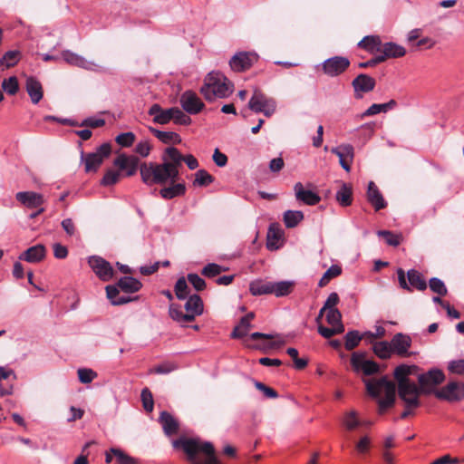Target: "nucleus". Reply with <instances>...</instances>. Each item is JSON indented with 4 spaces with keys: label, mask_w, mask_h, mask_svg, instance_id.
Masks as SVG:
<instances>
[{
    "label": "nucleus",
    "mask_w": 464,
    "mask_h": 464,
    "mask_svg": "<svg viewBox=\"0 0 464 464\" xmlns=\"http://www.w3.org/2000/svg\"><path fill=\"white\" fill-rule=\"evenodd\" d=\"M173 447L182 450L191 464H221L210 442L181 437L173 441Z\"/></svg>",
    "instance_id": "f257e3e1"
},
{
    "label": "nucleus",
    "mask_w": 464,
    "mask_h": 464,
    "mask_svg": "<svg viewBox=\"0 0 464 464\" xmlns=\"http://www.w3.org/2000/svg\"><path fill=\"white\" fill-rule=\"evenodd\" d=\"M365 385L369 395L378 399L380 414H383L388 408L394 405L396 386L387 376H382L378 380H367Z\"/></svg>",
    "instance_id": "f03ea898"
},
{
    "label": "nucleus",
    "mask_w": 464,
    "mask_h": 464,
    "mask_svg": "<svg viewBox=\"0 0 464 464\" xmlns=\"http://www.w3.org/2000/svg\"><path fill=\"white\" fill-rule=\"evenodd\" d=\"M233 83L221 72H211L205 78L200 92L207 101L227 98L233 92Z\"/></svg>",
    "instance_id": "7ed1b4c3"
},
{
    "label": "nucleus",
    "mask_w": 464,
    "mask_h": 464,
    "mask_svg": "<svg viewBox=\"0 0 464 464\" xmlns=\"http://www.w3.org/2000/svg\"><path fill=\"white\" fill-rule=\"evenodd\" d=\"M186 313H183L181 306L171 304L169 309V316L178 323H189L195 320L196 316L202 314L204 310L203 301L198 295H189L185 304Z\"/></svg>",
    "instance_id": "20e7f679"
},
{
    "label": "nucleus",
    "mask_w": 464,
    "mask_h": 464,
    "mask_svg": "<svg viewBox=\"0 0 464 464\" xmlns=\"http://www.w3.org/2000/svg\"><path fill=\"white\" fill-rule=\"evenodd\" d=\"M183 161V155L175 147H168L162 155L160 169L163 170L168 181L174 184L179 179V167Z\"/></svg>",
    "instance_id": "39448f33"
},
{
    "label": "nucleus",
    "mask_w": 464,
    "mask_h": 464,
    "mask_svg": "<svg viewBox=\"0 0 464 464\" xmlns=\"http://www.w3.org/2000/svg\"><path fill=\"white\" fill-rule=\"evenodd\" d=\"M276 102L260 90L256 89L248 102V109L270 118L276 111Z\"/></svg>",
    "instance_id": "423d86ee"
},
{
    "label": "nucleus",
    "mask_w": 464,
    "mask_h": 464,
    "mask_svg": "<svg viewBox=\"0 0 464 464\" xmlns=\"http://www.w3.org/2000/svg\"><path fill=\"white\" fill-rule=\"evenodd\" d=\"M445 375L441 370L431 369L425 373L420 374L418 377L419 386L423 394H434L438 392L437 386L442 383Z\"/></svg>",
    "instance_id": "0eeeda50"
},
{
    "label": "nucleus",
    "mask_w": 464,
    "mask_h": 464,
    "mask_svg": "<svg viewBox=\"0 0 464 464\" xmlns=\"http://www.w3.org/2000/svg\"><path fill=\"white\" fill-rule=\"evenodd\" d=\"M160 163L143 162L140 165L141 180L147 185L166 184L168 181Z\"/></svg>",
    "instance_id": "6e6552de"
},
{
    "label": "nucleus",
    "mask_w": 464,
    "mask_h": 464,
    "mask_svg": "<svg viewBox=\"0 0 464 464\" xmlns=\"http://www.w3.org/2000/svg\"><path fill=\"white\" fill-rule=\"evenodd\" d=\"M111 147L109 143L102 144L95 152L86 155L82 153V160L84 162V169L86 172H96L104 159L110 156Z\"/></svg>",
    "instance_id": "1a4fd4ad"
},
{
    "label": "nucleus",
    "mask_w": 464,
    "mask_h": 464,
    "mask_svg": "<svg viewBox=\"0 0 464 464\" xmlns=\"http://www.w3.org/2000/svg\"><path fill=\"white\" fill-rule=\"evenodd\" d=\"M398 394L407 409H416L420 406V396L423 392L420 391V386H417L414 382L400 383Z\"/></svg>",
    "instance_id": "9d476101"
},
{
    "label": "nucleus",
    "mask_w": 464,
    "mask_h": 464,
    "mask_svg": "<svg viewBox=\"0 0 464 464\" xmlns=\"http://www.w3.org/2000/svg\"><path fill=\"white\" fill-rule=\"evenodd\" d=\"M435 397L449 402H456L464 399V382H450L435 392Z\"/></svg>",
    "instance_id": "9b49d317"
},
{
    "label": "nucleus",
    "mask_w": 464,
    "mask_h": 464,
    "mask_svg": "<svg viewBox=\"0 0 464 464\" xmlns=\"http://www.w3.org/2000/svg\"><path fill=\"white\" fill-rule=\"evenodd\" d=\"M365 353L354 352L351 356V365L355 372L362 371L364 375L370 376L379 372L380 366L377 362L366 360Z\"/></svg>",
    "instance_id": "f8f14e48"
},
{
    "label": "nucleus",
    "mask_w": 464,
    "mask_h": 464,
    "mask_svg": "<svg viewBox=\"0 0 464 464\" xmlns=\"http://www.w3.org/2000/svg\"><path fill=\"white\" fill-rule=\"evenodd\" d=\"M350 66V61L343 56H334L326 59L322 63V70L324 74L330 77H336L343 73Z\"/></svg>",
    "instance_id": "ddd939ff"
},
{
    "label": "nucleus",
    "mask_w": 464,
    "mask_h": 464,
    "mask_svg": "<svg viewBox=\"0 0 464 464\" xmlns=\"http://www.w3.org/2000/svg\"><path fill=\"white\" fill-rule=\"evenodd\" d=\"M258 60V56L251 52H239L229 61L231 69L235 72H244L251 68Z\"/></svg>",
    "instance_id": "4468645a"
},
{
    "label": "nucleus",
    "mask_w": 464,
    "mask_h": 464,
    "mask_svg": "<svg viewBox=\"0 0 464 464\" xmlns=\"http://www.w3.org/2000/svg\"><path fill=\"white\" fill-rule=\"evenodd\" d=\"M179 102L183 111L192 115L199 113L205 107L204 102L192 91L184 92L180 96Z\"/></svg>",
    "instance_id": "2eb2a0df"
},
{
    "label": "nucleus",
    "mask_w": 464,
    "mask_h": 464,
    "mask_svg": "<svg viewBox=\"0 0 464 464\" xmlns=\"http://www.w3.org/2000/svg\"><path fill=\"white\" fill-rule=\"evenodd\" d=\"M113 165L121 171H124L126 177L134 176L140 166V159L134 155L120 154L114 160Z\"/></svg>",
    "instance_id": "dca6fc26"
},
{
    "label": "nucleus",
    "mask_w": 464,
    "mask_h": 464,
    "mask_svg": "<svg viewBox=\"0 0 464 464\" xmlns=\"http://www.w3.org/2000/svg\"><path fill=\"white\" fill-rule=\"evenodd\" d=\"M88 263L101 280L106 282L113 277L114 271L112 266L102 257L97 256H91Z\"/></svg>",
    "instance_id": "f3484780"
},
{
    "label": "nucleus",
    "mask_w": 464,
    "mask_h": 464,
    "mask_svg": "<svg viewBox=\"0 0 464 464\" xmlns=\"http://www.w3.org/2000/svg\"><path fill=\"white\" fill-rule=\"evenodd\" d=\"M331 152L339 158L342 168L349 172L354 157V149L350 144H341L331 149Z\"/></svg>",
    "instance_id": "a211bd4d"
},
{
    "label": "nucleus",
    "mask_w": 464,
    "mask_h": 464,
    "mask_svg": "<svg viewBox=\"0 0 464 464\" xmlns=\"http://www.w3.org/2000/svg\"><path fill=\"white\" fill-rule=\"evenodd\" d=\"M62 57L68 64L88 71H98V68L100 67L96 63L87 61L84 57L69 50L63 51Z\"/></svg>",
    "instance_id": "6ab92c4d"
},
{
    "label": "nucleus",
    "mask_w": 464,
    "mask_h": 464,
    "mask_svg": "<svg viewBox=\"0 0 464 464\" xmlns=\"http://www.w3.org/2000/svg\"><path fill=\"white\" fill-rule=\"evenodd\" d=\"M375 84L376 82L374 78L365 73L359 74L352 82V85L353 87L356 98L362 97V95L359 94V92H372L374 89Z\"/></svg>",
    "instance_id": "aec40b11"
},
{
    "label": "nucleus",
    "mask_w": 464,
    "mask_h": 464,
    "mask_svg": "<svg viewBox=\"0 0 464 464\" xmlns=\"http://www.w3.org/2000/svg\"><path fill=\"white\" fill-rule=\"evenodd\" d=\"M391 345L393 353L399 356L405 357L409 355L408 350L411 345V339L409 335L398 333L392 337Z\"/></svg>",
    "instance_id": "412c9836"
},
{
    "label": "nucleus",
    "mask_w": 464,
    "mask_h": 464,
    "mask_svg": "<svg viewBox=\"0 0 464 464\" xmlns=\"http://www.w3.org/2000/svg\"><path fill=\"white\" fill-rule=\"evenodd\" d=\"M172 107L163 109L160 104L154 103L148 111V114L153 117V122L160 125L168 124L172 121Z\"/></svg>",
    "instance_id": "4be33fe9"
},
{
    "label": "nucleus",
    "mask_w": 464,
    "mask_h": 464,
    "mask_svg": "<svg viewBox=\"0 0 464 464\" xmlns=\"http://www.w3.org/2000/svg\"><path fill=\"white\" fill-rule=\"evenodd\" d=\"M15 198L22 205L29 208H38L44 203L43 196L34 191L17 192Z\"/></svg>",
    "instance_id": "5701e85b"
},
{
    "label": "nucleus",
    "mask_w": 464,
    "mask_h": 464,
    "mask_svg": "<svg viewBox=\"0 0 464 464\" xmlns=\"http://www.w3.org/2000/svg\"><path fill=\"white\" fill-rule=\"evenodd\" d=\"M295 198L297 200L304 202L309 206H314L320 202L321 198L316 193L304 189L301 182H297L295 187Z\"/></svg>",
    "instance_id": "b1692460"
},
{
    "label": "nucleus",
    "mask_w": 464,
    "mask_h": 464,
    "mask_svg": "<svg viewBox=\"0 0 464 464\" xmlns=\"http://www.w3.org/2000/svg\"><path fill=\"white\" fill-rule=\"evenodd\" d=\"M406 54V50L403 46L399 45L392 42L382 43L381 53L379 57L382 58V63L391 58H400Z\"/></svg>",
    "instance_id": "393cba45"
},
{
    "label": "nucleus",
    "mask_w": 464,
    "mask_h": 464,
    "mask_svg": "<svg viewBox=\"0 0 464 464\" xmlns=\"http://www.w3.org/2000/svg\"><path fill=\"white\" fill-rule=\"evenodd\" d=\"M367 199L376 211L385 208L387 206L386 201L373 181H370L368 184Z\"/></svg>",
    "instance_id": "a878e982"
},
{
    "label": "nucleus",
    "mask_w": 464,
    "mask_h": 464,
    "mask_svg": "<svg viewBox=\"0 0 464 464\" xmlns=\"http://www.w3.org/2000/svg\"><path fill=\"white\" fill-rule=\"evenodd\" d=\"M25 90L34 104H37L44 96V90L41 82L34 77H27Z\"/></svg>",
    "instance_id": "bb28decb"
},
{
    "label": "nucleus",
    "mask_w": 464,
    "mask_h": 464,
    "mask_svg": "<svg viewBox=\"0 0 464 464\" xmlns=\"http://www.w3.org/2000/svg\"><path fill=\"white\" fill-rule=\"evenodd\" d=\"M45 253L46 250L44 246L42 244H38L26 249L19 256V259L27 261L29 263H37L44 258Z\"/></svg>",
    "instance_id": "cd10ccee"
},
{
    "label": "nucleus",
    "mask_w": 464,
    "mask_h": 464,
    "mask_svg": "<svg viewBox=\"0 0 464 464\" xmlns=\"http://www.w3.org/2000/svg\"><path fill=\"white\" fill-rule=\"evenodd\" d=\"M382 40L378 35H367L363 37L358 44V46L370 53H379L382 50Z\"/></svg>",
    "instance_id": "c85d7f7f"
},
{
    "label": "nucleus",
    "mask_w": 464,
    "mask_h": 464,
    "mask_svg": "<svg viewBox=\"0 0 464 464\" xmlns=\"http://www.w3.org/2000/svg\"><path fill=\"white\" fill-rule=\"evenodd\" d=\"M149 130L157 139L165 144H179L181 142L180 136L173 131H162L153 127H149Z\"/></svg>",
    "instance_id": "c756f323"
},
{
    "label": "nucleus",
    "mask_w": 464,
    "mask_h": 464,
    "mask_svg": "<svg viewBox=\"0 0 464 464\" xmlns=\"http://www.w3.org/2000/svg\"><path fill=\"white\" fill-rule=\"evenodd\" d=\"M160 421L162 424L164 432L172 435L178 432L179 424L173 416L168 411H162L160 415Z\"/></svg>",
    "instance_id": "7c9ffc66"
},
{
    "label": "nucleus",
    "mask_w": 464,
    "mask_h": 464,
    "mask_svg": "<svg viewBox=\"0 0 464 464\" xmlns=\"http://www.w3.org/2000/svg\"><path fill=\"white\" fill-rule=\"evenodd\" d=\"M117 285L123 292L129 294L136 293L142 287V284L138 279L131 276L121 277L117 282Z\"/></svg>",
    "instance_id": "2f4dec72"
},
{
    "label": "nucleus",
    "mask_w": 464,
    "mask_h": 464,
    "mask_svg": "<svg viewBox=\"0 0 464 464\" xmlns=\"http://www.w3.org/2000/svg\"><path fill=\"white\" fill-rule=\"evenodd\" d=\"M249 291L253 295L272 294L273 285L270 281L255 280L249 285Z\"/></svg>",
    "instance_id": "473e14b6"
},
{
    "label": "nucleus",
    "mask_w": 464,
    "mask_h": 464,
    "mask_svg": "<svg viewBox=\"0 0 464 464\" xmlns=\"http://www.w3.org/2000/svg\"><path fill=\"white\" fill-rule=\"evenodd\" d=\"M335 198L337 202L343 207H348L353 202V188L352 186L342 183L339 190L336 192Z\"/></svg>",
    "instance_id": "72a5a7b5"
},
{
    "label": "nucleus",
    "mask_w": 464,
    "mask_h": 464,
    "mask_svg": "<svg viewBox=\"0 0 464 464\" xmlns=\"http://www.w3.org/2000/svg\"><path fill=\"white\" fill-rule=\"evenodd\" d=\"M407 278L411 286L419 291H424L427 288V283L420 272L411 269L407 272Z\"/></svg>",
    "instance_id": "f704fd0d"
},
{
    "label": "nucleus",
    "mask_w": 464,
    "mask_h": 464,
    "mask_svg": "<svg viewBox=\"0 0 464 464\" xmlns=\"http://www.w3.org/2000/svg\"><path fill=\"white\" fill-rule=\"evenodd\" d=\"M272 294L277 297L288 295L293 292L295 287V283L292 281L272 282Z\"/></svg>",
    "instance_id": "c9c22d12"
},
{
    "label": "nucleus",
    "mask_w": 464,
    "mask_h": 464,
    "mask_svg": "<svg viewBox=\"0 0 464 464\" xmlns=\"http://www.w3.org/2000/svg\"><path fill=\"white\" fill-rule=\"evenodd\" d=\"M416 366H408L406 364H401L397 366L394 370V378L398 382V387H400V383L401 382H411V381L408 378L409 375L412 374L413 370H415Z\"/></svg>",
    "instance_id": "e433bc0d"
},
{
    "label": "nucleus",
    "mask_w": 464,
    "mask_h": 464,
    "mask_svg": "<svg viewBox=\"0 0 464 464\" xmlns=\"http://www.w3.org/2000/svg\"><path fill=\"white\" fill-rule=\"evenodd\" d=\"M186 187L184 184L178 183L174 184L168 188H163L160 189V196L165 199H171L177 196H181L185 194Z\"/></svg>",
    "instance_id": "4c0bfd02"
},
{
    "label": "nucleus",
    "mask_w": 464,
    "mask_h": 464,
    "mask_svg": "<svg viewBox=\"0 0 464 464\" xmlns=\"http://www.w3.org/2000/svg\"><path fill=\"white\" fill-rule=\"evenodd\" d=\"M304 219V214L299 210H287L284 213V222L287 228L295 227Z\"/></svg>",
    "instance_id": "58836bf2"
},
{
    "label": "nucleus",
    "mask_w": 464,
    "mask_h": 464,
    "mask_svg": "<svg viewBox=\"0 0 464 464\" xmlns=\"http://www.w3.org/2000/svg\"><path fill=\"white\" fill-rule=\"evenodd\" d=\"M111 452L116 459V464H140L139 459L133 458L118 448H111Z\"/></svg>",
    "instance_id": "ea45409f"
},
{
    "label": "nucleus",
    "mask_w": 464,
    "mask_h": 464,
    "mask_svg": "<svg viewBox=\"0 0 464 464\" xmlns=\"http://www.w3.org/2000/svg\"><path fill=\"white\" fill-rule=\"evenodd\" d=\"M364 335H362L358 331H349L344 336V346L348 351H352L356 348L360 342L363 339Z\"/></svg>",
    "instance_id": "a19ab883"
},
{
    "label": "nucleus",
    "mask_w": 464,
    "mask_h": 464,
    "mask_svg": "<svg viewBox=\"0 0 464 464\" xmlns=\"http://www.w3.org/2000/svg\"><path fill=\"white\" fill-rule=\"evenodd\" d=\"M374 353L381 359H388L392 353L391 343L382 341L375 342L372 346Z\"/></svg>",
    "instance_id": "79ce46f5"
},
{
    "label": "nucleus",
    "mask_w": 464,
    "mask_h": 464,
    "mask_svg": "<svg viewBox=\"0 0 464 464\" xmlns=\"http://www.w3.org/2000/svg\"><path fill=\"white\" fill-rule=\"evenodd\" d=\"M20 58L21 53L19 51H8L0 59V66H5V68L13 67L20 61Z\"/></svg>",
    "instance_id": "37998d69"
},
{
    "label": "nucleus",
    "mask_w": 464,
    "mask_h": 464,
    "mask_svg": "<svg viewBox=\"0 0 464 464\" xmlns=\"http://www.w3.org/2000/svg\"><path fill=\"white\" fill-rule=\"evenodd\" d=\"M227 270L228 267L222 266L216 263H209L202 268L201 275L208 278H213Z\"/></svg>",
    "instance_id": "c03bdc74"
},
{
    "label": "nucleus",
    "mask_w": 464,
    "mask_h": 464,
    "mask_svg": "<svg viewBox=\"0 0 464 464\" xmlns=\"http://www.w3.org/2000/svg\"><path fill=\"white\" fill-rule=\"evenodd\" d=\"M342 274L341 266L337 265H333L330 266L325 273L321 277L318 285L320 287H324L334 277L340 276Z\"/></svg>",
    "instance_id": "a18cd8bd"
},
{
    "label": "nucleus",
    "mask_w": 464,
    "mask_h": 464,
    "mask_svg": "<svg viewBox=\"0 0 464 464\" xmlns=\"http://www.w3.org/2000/svg\"><path fill=\"white\" fill-rule=\"evenodd\" d=\"M175 295L178 299L184 300L189 295V287L185 277H180L177 280L174 286Z\"/></svg>",
    "instance_id": "49530a36"
},
{
    "label": "nucleus",
    "mask_w": 464,
    "mask_h": 464,
    "mask_svg": "<svg viewBox=\"0 0 464 464\" xmlns=\"http://www.w3.org/2000/svg\"><path fill=\"white\" fill-rule=\"evenodd\" d=\"M251 328H252L251 324L240 319L239 324L234 328L233 332L231 333V338H234V339L243 338L248 334V332L250 331Z\"/></svg>",
    "instance_id": "de8ad7c7"
},
{
    "label": "nucleus",
    "mask_w": 464,
    "mask_h": 464,
    "mask_svg": "<svg viewBox=\"0 0 464 464\" xmlns=\"http://www.w3.org/2000/svg\"><path fill=\"white\" fill-rule=\"evenodd\" d=\"M377 235L383 237L387 245L397 246L401 244V237L389 230H379Z\"/></svg>",
    "instance_id": "09e8293b"
},
{
    "label": "nucleus",
    "mask_w": 464,
    "mask_h": 464,
    "mask_svg": "<svg viewBox=\"0 0 464 464\" xmlns=\"http://www.w3.org/2000/svg\"><path fill=\"white\" fill-rule=\"evenodd\" d=\"M122 174L121 170L108 169L104 174L101 184L103 186H111L119 182Z\"/></svg>",
    "instance_id": "8fccbe9b"
},
{
    "label": "nucleus",
    "mask_w": 464,
    "mask_h": 464,
    "mask_svg": "<svg viewBox=\"0 0 464 464\" xmlns=\"http://www.w3.org/2000/svg\"><path fill=\"white\" fill-rule=\"evenodd\" d=\"M3 90L9 95H14L19 90L18 80L15 76L5 79L2 82Z\"/></svg>",
    "instance_id": "3c124183"
},
{
    "label": "nucleus",
    "mask_w": 464,
    "mask_h": 464,
    "mask_svg": "<svg viewBox=\"0 0 464 464\" xmlns=\"http://www.w3.org/2000/svg\"><path fill=\"white\" fill-rule=\"evenodd\" d=\"M214 181V177L205 169H199L195 173L194 184L198 186H208Z\"/></svg>",
    "instance_id": "603ef678"
},
{
    "label": "nucleus",
    "mask_w": 464,
    "mask_h": 464,
    "mask_svg": "<svg viewBox=\"0 0 464 464\" xmlns=\"http://www.w3.org/2000/svg\"><path fill=\"white\" fill-rule=\"evenodd\" d=\"M281 231L279 229H275L272 226H270L267 232V242L266 246L270 250L277 249L278 246L276 245L277 241L281 238Z\"/></svg>",
    "instance_id": "864d4df0"
},
{
    "label": "nucleus",
    "mask_w": 464,
    "mask_h": 464,
    "mask_svg": "<svg viewBox=\"0 0 464 464\" xmlns=\"http://www.w3.org/2000/svg\"><path fill=\"white\" fill-rule=\"evenodd\" d=\"M178 369V365L172 362H164L150 370V373L168 374Z\"/></svg>",
    "instance_id": "5fc2aeb1"
},
{
    "label": "nucleus",
    "mask_w": 464,
    "mask_h": 464,
    "mask_svg": "<svg viewBox=\"0 0 464 464\" xmlns=\"http://www.w3.org/2000/svg\"><path fill=\"white\" fill-rule=\"evenodd\" d=\"M79 381L87 384L92 382L97 376V372L89 368H80L77 371Z\"/></svg>",
    "instance_id": "6e6d98bb"
},
{
    "label": "nucleus",
    "mask_w": 464,
    "mask_h": 464,
    "mask_svg": "<svg viewBox=\"0 0 464 464\" xmlns=\"http://www.w3.org/2000/svg\"><path fill=\"white\" fill-rule=\"evenodd\" d=\"M429 286L432 292L438 294L440 296H445L448 293L445 284L437 277H432L430 279Z\"/></svg>",
    "instance_id": "4d7b16f0"
},
{
    "label": "nucleus",
    "mask_w": 464,
    "mask_h": 464,
    "mask_svg": "<svg viewBox=\"0 0 464 464\" xmlns=\"http://www.w3.org/2000/svg\"><path fill=\"white\" fill-rule=\"evenodd\" d=\"M142 406L147 412H151L154 407L153 396L149 388H144L140 394Z\"/></svg>",
    "instance_id": "13d9d810"
},
{
    "label": "nucleus",
    "mask_w": 464,
    "mask_h": 464,
    "mask_svg": "<svg viewBox=\"0 0 464 464\" xmlns=\"http://www.w3.org/2000/svg\"><path fill=\"white\" fill-rule=\"evenodd\" d=\"M344 332L343 324H340L339 327L328 328L324 326L323 324L318 325V333L326 339L331 338L335 334H339Z\"/></svg>",
    "instance_id": "bf43d9fd"
},
{
    "label": "nucleus",
    "mask_w": 464,
    "mask_h": 464,
    "mask_svg": "<svg viewBox=\"0 0 464 464\" xmlns=\"http://www.w3.org/2000/svg\"><path fill=\"white\" fill-rule=\"evenodd\" d=\"M326 321L327 323L334 326L339 327L342 323V314L338 309H330L326 314Z\"/></svg>",
    "instance_id": "052dcab7"
},
{
    "label": "nucleus",
    "mask_w": 464,
    "mask_h": 464,
    "mask_svg": "<svg viewBox=\"0 0 464 464\" xmlns=\"http://www.w3.org/2000/svg\"><path fill=\"white\" fill-rule=\"evenodd\" d=\"M115 140L119 145L128 148L135 141V135L132 132L121 133L116 137Z\"/></svg>",
    "instance_id": "680f3d73"
},
{
    "label": "nucleus",
    "mask_w": 464,
    "mask_h": 464,
    "mask_svg": "<svg viewBox=\"0 0 464 464\" xmlns=\"http://www.w3.org/2000/svg\"><path fill=\"white\" fill-rule=\"evenodd\" d=\"M343 424L347 430H353L360 425V421L357 419V413L352 411L345 414Z\"/></svg>",
    "instance_id": "e2e57ef3"
},
{
    "label": "nucleus",
    "mask_w": 464,
    "mask_h": 464,
    "mask_svg": "<svg viewBox=\"0 0 464 464\" xmlns=\"http://www.w3.org/2000/svg\"><path fill=\"white\" fill-rule=\"evenodd\" d=\"M188 281L193 285V287L197 291H202L206 288V282L203 278H201L198 274H188Z\"/></svg>",
    "instance_id": "0e129e2a"
},
{
    "label": "nucleus",
    "mask_w": 464,
    "mask_h": 464,
    "mask_svg": "<svg viewBox=\"0 0 464 464\" xmlns=\"http://www.w3.org/2000/svg\"><path fill=\"white\" fill-rule=\"evenodd\" d=\"M255 387L257 390L263 392L265 396L267 397V398L276 399V398L278 397V393H277V392L276 390H274L271 387L266 386V384H264L261 382L256 381L255 382Z\"/></svg>",
    "instance_id": "69168bd1"
},
{
    "label": "nucleus",
    "mask_w": 464,
    "mask_h": 464,
    "mask_svg": "<svg viewBox=\"0 0 464 464\" xmlns=\"http://www.w3.org/2000/svg\"><path fill=\"white\" fill-rule=\"evenodd\" d=\"M61 225H62V227L63 228V230L65 231V233L69 237H73L78 233L77 227L72 218L63 219L62 221Z\"/></svg>",
    "instance_id": "338daca9"
},
{
    "label": "nucleus",
    "mask_w": 464,
    "mask_h": 464,
    "mask_svg": "<svg viewBox=\"0 0 464 464\" xmlns=\"http://www.w3.org/2000/svg\"><path fill=\"white\" fill-rule=\"evenodd\" d=\"M448 368L452 373L464 375V359L450 362Z\"/></svg>",
    "instance_id": "774afa93"
}]
</instances>
